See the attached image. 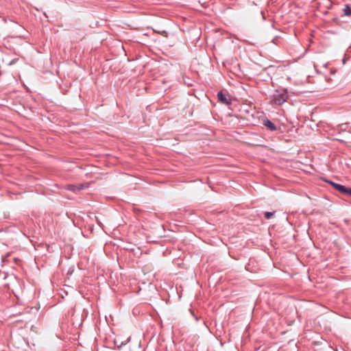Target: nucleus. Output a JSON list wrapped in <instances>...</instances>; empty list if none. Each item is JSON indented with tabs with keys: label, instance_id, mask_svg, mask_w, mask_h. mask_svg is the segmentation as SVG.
<instances>
[{
	"label": "nucleus",
	"instance_id": "nucleus-1",
	"mask_svg": "<svg viewBox=\"0 0 351 351\" xmlns=\"http://www.w3.org/2000/svg\"><path fill=\"white\" fill-rule=\"evenodd\" d=\"M287 99L288 95L285 90L282 92L276 90L272 96L271 103L275 105L280 106L285 103Z\"/></svg>",
	"mask_w": 351,
	"mask_h": 351
},
{
	"label": "nucleus",
	"instance_id": "nucleus-2",
	"mask_svg": "<svg viewBox=\"0 0 351 351\" xmlns=\"http://www.w3.org/2000/svg\"><path fill=\"white\" fill-rule=\"evenodd\" d=\"M326 182L328 183H329L335 189H336L341 193L346 195H351V188L346 187L343 185L335 183L332 181H326Z\"/></svg>",
	"mask_w": 351,
	"mask_h": 351
},
{
	"label": "nucleus",
	"instance_id": "nucleus-3",
	"mask_svg": "<svg viewBox=\"0 0 351 351\" xmlns=\"http://www.w3.org/2000/svg\"><path fill=\"white\" fill-rule=\"evenodd\" d=\"M217 97L219 101L226 105L231 104L232 101L230 98V96L228 94L223 93L222 91H220L217 94Z\"/></svg>",
	"mask_w": 351,
	"mask_h": 351
},
{
	"label": "nucleus",
	"instance_id": "nucleus-4",
	"mask_svg": "<svg viewBox=\"0 0 351 351\" xmlns=\"http://www.w3.org/2000/svg\"><path fill=\"white\" fill-rule=\"evenodd\" d=\"M263 124L267 130H269L271 132H275L277 130L276 125L267 119L263 120Z\"/></svg>",
	"mask_w": 351,
	"mask_h": 351
},
{
	"label": "nucleus",
	"instance_id": "nucleus-5",
	"mask_svg": "<svg viewBox=\"0 0 351 351\" xmlns=\"http://www.w3.org/2000/svg\"><path fill=\"white\" fill-rule=\"evenodd\" d=\"M66 189L69 191L75 192L76 191H80V190L83 189L84 185L83 184H79V185L68 184V185H66Z\"/></svg>",
	"mask_w": 351,
	"mask_h": 351
},
{
	"label": "nucleus",
	"instance_id": "nucleus-6",
	"mask_svg": "<svg viewBox=\"0 0 351 351\" xmlns=\"http://www.w3.org/2000/svg\"><path fill=\"white\" fill-rule=\"evenodd\" d=\"M343 14L347 16H351V7L349 4H346L343 10Z\"/></svg>",
	"mask_w": 351,
	"mask_h": 351
},
{
	"label": "nucleus",
	"instance_id": "nucleus-7",
	"mask_svg": "<svg viewBox=\"0 0 351 351\" xmlns=\"http://www.w3.org/2000/svg\"><path fill=\"white\" fill-rule=\"evenodd\" d=\"M275 212H265V217L267 219H269L271 217H272L274 215Z\"/></svg>",
	"mask_w": 351,
	"mask_h": 351
},
{
	"label": "nucleus",
	"instance_id": "nucleus-8",
	"mask_svg": "<svg viewBox=\"0 0 351 351\" xmlns=\"http://www.w3.org/2000/svg\"><path fill=\"white\" fill-rule=\"evenodd\" d=\"M18 60V58H15V59H13L12 60H11L9 63H8V65H12L14 64H15L16 62V61Z\"/></svg>",
	"mask_w": 351,
	"mask_h": 351
},
{
	"label": "nucleus",
	"instance_id": "nucleus-9",
	"mask_svg": "<svg viewBox=\"0 0 351 351\" xmlns=\"http://www.w3.org/2000/svg\"><path fill=\"white\" fill-rule=\"evenodd\" d=\"M125 343H121L120 344V346H119V348H121V347H122L123 345H125Z\"/></svg>",
	"mask_w": 351,
	"mask_h": 351
}]
</instances>
